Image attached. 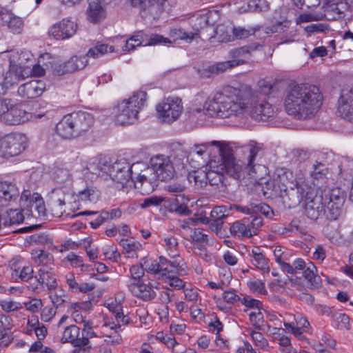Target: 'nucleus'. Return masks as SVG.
<instances>
[{"label":"nucleus","mask_w":353,"mask_h":353,"mask_svg":"<svg viewBox=\"0 0 353 353\" xmlns=\"http://www.w3.org/2000/svg\"><path fill=\"white\" fill-rule=\"evenodd\" d=\"M126 285L132 295L144 301L153 300L157 296L154 289L160 288L158 281L146 279H142L141 281H128Z\"/></svg>","instance_id":"11"},{"label":"nucleus","mask_w":353,"mask_h":353,"mask_svg":"<svg viewBox=\"0 0 353 353\" xmlns=\"http://www.w3.org/2000/svg\"><path fill=\"white\" fill-rule=\"evenodd\" d=\"M321 194L327 208V219L336 220L341 214V208L344 201L343 192L339 188H334Z\"/></svg>","instance_id":"13"},{"label":"nucleus","mask_w":353,"mask_h":353,"mask_svg":"<svg viewBox=\"0 0 353 353\" xmlns=\"http://www.w3.org/2000/svg\"><path fill=\"white\" fill-rule=\"evenodd\" d=\"M24 216L19 209H10L3 216H0L2 227L7 225L19 224L23 222Z\"/></svg>","instance_id":"37"},{"label":"nucleus","mask_w":353,"mask_h":353,"mask_svg":"<svg viewBox=\"0 0 353 353\" xmlns=\"http://www.w3.org/2000/svg\"><path fill=\"white\" fill-rule=\"evenodd\" d=\"M188 157V152L179 143L173 145L172 154L167 157L158 154L151 158V173L156 179L162 181H167L174 178L176 170L184 168V160Z\"/></svg>","instance_id":"4"},{"label":"nucleus","mask_w":353,"mask_h":353,"mask_svg":"<svg viewBox=\"0 0 353 353\" xmlns=\"http://www.w3.org/2000/svg\"><path fill=\"white\" fill-rule=\"evenodd\" d=\"M247 285L249 289L254 293L265 294L267 290L265 287V283L259 279H254L248 281Z\"/></svg>","instance_id":"61"},{"label":"nucleus","mask_w":353,"mask_h":353,"mask_svg":"<svg viewBox=\"0 0 353 353\" xmlns=\"http://www.w3.org/2000/svg\"><path fill=\"white\" fill-rule=\"evenodd\" d=\"M272 87L260 81L255 89L242 85L228 87L208 98L204 105L205 114L212 117L228 118L248 113L256 121H266L274 117L277 108L268 101Z\"/></svg>","instance_id":"1"},{"label":"nucleus","mask_w":353,"mask_h":353,"mask_svg":"<svg viewBox=\"0 0 353 353\" xmlns=\"http://www.w3.org/2000/svg\"><path fill=\"white\" fill-rule=\"evenodd\" d=\"M274 179L275 183L281 191L285 192V202H288L289 207L299 204L303 200V192L307 189V184L301 179L296 181L292 171L285 169H278Z\"/></svg>","instance_id":"5"},{"label":"nucleus","mask_w":353,"mask_h":353,"mask_svg":"<svg viewBox=\"0 0 353 353\" xmlns=\"http://www.w3.org/2000/svg\"><path fill=\"white\" fill-rule=\"evenodd\" d=\"M115 301L117 303H108V308L110 311L112 312V314L114 317V321L121 323L122 325H127L129 323L130 319L128 316H125L123 313L122 307L121 305V300L117 301V299H115Z\"/></svg>","instance_id":"42"},{"label":"nucleus","mask_w":353,"mask_h":353,"mask_svg":"<svg viewBox=\"0 0 353 353\" xmlns=\"http://www.w3.org/2000/svg\"><path fill=\"white\" fill-rule=\"evenodd\" d=\"M188 182L192 185L195 190H199L208 185V176L205 168H201L188 173L187 176Z\"/></svg>","instance_id":"32"},{"label":"nucleus","mask_w":353,"mask_h":353,"mask_svg":"<svg viewBox=\"0 0 353 353\" xmlns=\"http://www.w3.org/2000/svg\"><path fill=\"white\" fill-rule=\"evenodd\" d=\"M49 297L55 307H61L66 301L68 296L62 288L50 291Z\"/></svg>","instance_id":"53"},{"label":"nucleus","mask_w":353,"mask_h":353,"mask_svg":"<svg viewBox=\"0 0 353 353\" xmlns=\"http://www.w3.org/2000/svg\"><path fill=\"white\" fill-rule=\"evenodd\" d=\"M147 94L143 91L134 92L127 99L119 101L115 108V122L120 125L134 123L138 119L139 111L146 101Z\"/></svg>","instance_id":"6"},{"label":"nucleus","mask_w":353,"mask_h":353,"mask_svg":"<svg viewBox=\"0 0 353 353\" xmlns=\"http://www.w3.org/2000/svg\"><path fill=\"white\" fill-rule=\"evenodd\" d=\"M28 112L10 102V108L5 114L6 122L9 125H17L28 119Z\"/></svg>","instance_id":"28"},{"label":"nucleus","mask_w":353,"mask_h":353,"mask_svg":"<svg viewBox=\"0 0 353 353\" xmlns=\"http://www.w3.org/2000/svg\"><path fill=\"white\" fill-rule=\"evenodd\" d=\"M225 207H214L210 212L209 223L212 230H219L221 228L223 219L227 216Z\"/></svg>","instance_id":"38"},{"label":"nucleus","mask_w":353,"mask_h":353,"mask_svg":"<svg viewBox=\"0 0 353 353\" xmlns=\"http://www.w3.org/2000/svg\"><path fill=\"white\" fill-rule=\"evenodd\" d=\"M170 43H172V41L168 38L163 37V36L157 34H152L150 36H148L142 31H139L126 41L125 46L123 47V50L124 51L133 50L136 47L141 45L154 46L158 44L167 45Z\"/></svg>","instance_id":"12"},{"label":"nucleus","mask_w":353,"mask_h":353,"mask_svg":"<svg viewBox=\"0 0 353 353\" xmlns=\"http://www.w3.org/2000/svg\"><path fill=\"white\" fill-rule=\"evenodd\" d=\"M170 287L174 288L175 290H181L185 287V283L175 274H172L165 279H162Z\"/></svg>","instance_id":"64"},{"label":"nucleus","mask_w":353,"mask_h":353,"mask_svg":"<svg viewBox=\"0 0 353 353\" xmlns=\"http://www.w3.org/2000/svg\"><path fill=\"white\" fill-rule=\"evenodd\" d=\"M274 255L276 262L279 265L282 270H291L289 261V252L286 248L276 246L274 250Z\"/></svg>","instance_id":"41"},{"label":"nucleus","mask_w":353,"mask_h":353,"mask_svg":"<svg viewBox=\"0 0 353 353\" xmlns=\"http://www.w3.org/2000/svg\"><path fill=\"white\" fill-rule=\"evenodd\" d=\"M28 145L27 137L20 132L7 134L0 139V156L10 158L23 152Z\"/></svg>","instance_id":"8"},{"label":"nucleus","mask_w":353,"mask_h":353,"mask_svg":"<svg viewBox=\"0 0 353 353\" xmlns=\"http://www.w3.org/2000/svg\"><path fill=\"white\" fill-rule=\"evenodd\" d=\"M31 256L35 263L43 265V266H48L53 262V256L48 252L42 250H33Z\"/></svg>","instance_id":"48"},{"label":"nucleus","mask_w":353,"mask_h":353,"mask_svg":"<svg viewBox=\"0 0 353 353\" xmlns=\"http://www.w3.org/2000/svg\"><path fill=\"white\" fill-rule=\"evenodd\" d=\"M141 265H142L145 272L154 275L159 274V278L160 279L161 261L159 259L157 261L152 258H143L141 260Z\"/></svg>","instance_id":"47"},{"label":"nucleus","mask_w":353,"mask_h":353,"mask_svg":"<svg viewBox=\"0 0 353 353\" xmlns=\"http://www.w3.org/2000/svg\"><path fill=\"white\" fill-rule=\"evenodd\" d=\"M159 259L161 261L160 279H161L172 274H177L182 270L180 263L176 260L171 261L163 256H159Z\"/></svg>","instance_id":"34"},{"label":"nucleus","mask_w":353,"mask_h":353,"mask_svg":"<svg viewBox=\"0 0 353 353\" xmlns=\"http://www.w3.org/2000/svg\"><path fill=\"white\" fill-rule=\"evenodd\" d=\"M198 35L199 33L197 32H188L182 28L172 29L169 33L170 37L174 41H176L178 40H183L188 43H190L196 37H198Z\"/></svg>","instance_id":"46"},{"label":"nucleus","mask_w":353,"mask_h":353,"mask_svg":"<svg viewBox=\"0 0 353 353\" xmlns=\"http://www.w3.org/2000/svg\"><path fill=\"white\" fill-rule=\"evenodd\" d=\"M26 207L34 208L39 216L46 215V207L43 200L37 193L32 194V200L30 201V204H27Z\"/></svg>","instance_id":"57"},{"label":"nucleus","mask_w":353,"mask_h":353,"mask_svg":"<svg viewBox=\"0 0 353 353\" xmlns=\"http://www.w3.org/2000/svg\"><path fill=\"white\" fill-rule=\"evenodd\" d=\"M259 150V147L252 143L245 148V151L248 152L246 165L236 159L233 148L229 150L228 154L212 157L204 167L208 183L216 186L223 185L225 174L236 180L244 179L248 175L250 179L259 182L268 174L265 166L254 163Z\"/></svg>","instance_id":"2"},{"label":"nucleus","mask_w":353,"mask_h":353,"mask_svg":"<svg viewBox=\"0 0 353 353\" xmlns=\"http://www.w3.org/2000/svg\"><path fill=\"white\" fill-rule=\"evenodd\" d=\"M251 263L263 273L270 272L269 260L259 247L252 250L249 254Z\"/></svg>","instance_id":"29"},{"label":"nucleus","mask_w":353,"mask_h":353,"mask_svg":"<svg viewBox=\"0 0 353 353\" xmlns=\"http://www.w3.org/2000/svg\"><path fill=\"white\" fill-rule=\"evenodd\" d=\"M19 195L16 183L10 181H0V199L5 201H15Z\"/></svg>","instance_id":"31"},{"label":"nucleus","mask_w":353,"mask_h":353,"mask_svg":"<svg viewBox=\"0 0 353 353\" xmlns=\"http://www.w3.org/2000/svg\"><path fill=\"white\" fill-rule=\"evenodd\" d=\"M128 257H137V252L141 249V244L134 239H122L119 242Z\"/></svg>","instance_id":"44"},{"label":"nucleus","mask_w":353,"mask_h":353,"mask_svg":"<svg viewBox=\"0 0 353 353\" xmlns=\"http://www.w3.org/2000/svg\"><path fill=\"white\" fill-rule=\"evenodd\" d=\"M262 46L259 43H250L241 48H235L230 51L229 54L230 57L233 58L232 61H242L243 64L245 63V58L251 56L253 52L261 50Z\"/></svg>","instance_id":"27"},{"label":"nucleus","mask_w":353,"mask_h":353,"mask_svg":"<svg viewBox=\"0 0 353 353\" xmlns=\"http://www.w3.org/2000/svg\"><path fill=\"white\" fill-rule=\"evenodd\" d=\"M52 177L58 183H65L68 186L72 185V176L70 172L65 168L55 167L52 172Z\"/></svg>","instance_id":"43"},{"label":"nucleus","mask_w":353,"mask_h":353,"mask_svg":"<svg viewBox=\"0 0 353 353\" xmlns=\"http://www.w3.org/2000/svg\"><path fill=\"white\" fill-rule=\"evenodd\" d=\"M88 63L85 56H73L67 61L54 66L53 73L56 75H63L84 68Z\"/></svg>","instance_id":"19"},{"label":"nucleus","mask_w":353,"mask_h":353,"mask_svg":"<svg viewBox=\"0 0 353 353\" xmlns=\"http://www.w3.org/2000/svg\"><path fill=\"white\" fill-rule=\"evenodd\" d=\"M77 30V24L69 19H63L62 21L54 24L49 30L48 34L57 40H63L72 37Z\"/></svg>","instance_id":"17"},{"label":"nucleus","mask_w":353,"mask_h":353,"mask_svg":"<svg viewBox=\"0 0 353 353\" xmlns=\"http://www.w3.org/2000/svg\"><path fill=\"white\" fill-rule=\"evenodd\" d=\"M65 283L68 287V290L73 293H88L95 288L93 283L81 282L77 279L72 272H68L65 276Z\"/></svg>","instance_id":"24"},{"label":"nucleus","mask_w":353,"mask_h":353,"mask_svg":"<svg viewBox=\"0 0 353 353\" xmlns=\"http://www.w3.org/2000/svg\"><path fill=\"white\" fill-rule=\"evenodd\" d=\"M310 323L301 314L294 315V321L284 322L285 329L295 336H301L303 332H307Z\"/></svg>","instance_id":"25"},{"label":"nucleus","mask_w":353,"mask_h":353,"mask_svg":"<svg viewBox=\"0 0 353 353\" xmlns=\"http://www.w3.org/2000/svg\"><path fill=\"white\" fill-rule=\"evenodd\" d=\"M231 234L236 236L250 237L245 219L238 221L232 223L230 228Z\"/></svg>","instance_id":"50"},{"label":"nucleus","mask_w":353,"mask_h":353,"mask_svg":"<svg viewBox=\"0 0 353 353\" xmlns=\"http://www.w3.org/2000/svg\"><path fill=\"white\" fill-rule=\"evenodd\" d=\"M324 8L327 14L330 15L332 19H339L343 16V8H345V5L343 3L327 2Z\"/></svg>","instance_id":"49"},{"label":"nucleus","mask_w":353,"mask_h":353,"mask_svg":"<svg viewBox=\"0 0 353 353\" xmlns=\"http://www.w3.org/2000/svg\"><path fill=\"white\" fill-rule=\"evenodd\" d=\"M45 89L46 84L43 81L32 80L20 85L17 92L22 97L34 99L41 96Z\"/></svg>","instance_id":"22"},{"label":"nucleus","mask_w":353,"mask_h":353,"mask_svg":"<svg viewBox=\"0 0 353 353\" xmlns=\"http://www.w3.org/2000/svg\"><path fill=\"white\" fill-rule=\"evenodd\" d=\"M250 236L257 234L259 228L263 225V219L261 216L254 215L250 218L245 219Z\"/></svg>","instance_id":"54"},{"label":"nucleus","mask_w":353,"mask_h":353,"mask_svg":"<svg viewBox=\"0 0 353 353\" xmlns=\"http://www.w3.org/2000/svg\"><path fill=\"white\" fill-rule=\"evenodd\" d=\"M34 270L30 265H19L14 268L12 272V276L14 279H19L23 282H28L33 279Z\"/></svg>","instance_id":"40"},{"label":"nucleus","mask_w":353,"mask_h":353,"mask_svg":"<svg viewBox=\"0 0 353 353\" xmlns=\"http://www.w3.org/2000/svg\"><path fill=\"white\" fill-rule=\"evenodd\" d=\"M256 32L254 28L245 29L242 27H234L232 28L233 37L237 39H243L254 34Z\"/></svg>","instance_id":"63"},{"label":"nucleus","mask_w":353,"mask_h":353,"mask_svg":"<svg viewBox=\"0 0 353 353\" xmlns=\"http://www.w3.org/2000/svg\"><path fill=\"white\" fill-rule=\"evenodd\" d=\"M12 327V319L6 315H0V334H3V336H11Z\"/></svg>","instance_id":"60"},{"label":"nucleus","mask_w":353,"mask_h":353,"mask_svg":"<svg viewBox=\"0 0 353 353\" xmlns=\"http://www.w3.org/2000/svg\"><path fill=\"white\" fill-rule=\"evenodd\" d=\"M94 336L93 323L88 320L83 325L81 335L80 336L81 339H79L77 343L79 344H83V346H86L89 343V339Z\"/></svg>","instance_id":"52"},{"label":"nucleus","mask_w":353,"mask_h":353,"mask_svg":"<svg viewBox=\"0 0 353 353\" xmlns=\"http://www.w3.org/2000/svg\"><path fill=\"white\" fill-rule=\"evenodd\" d=\"M155 176L151 173V170L145 169L140 173L136 181H133L135 188L141 189L143 194H149L154 190L157 185Z\"/></svg>","instance_id":"23"},{"label":"nucleus","mask_w":353,"mask_h":353,"mask_svg":"<svg viewBox=\"0 0 353 353\" xmlns=\"http://www.w3.org/2000/svg\"><path fill=\"white\" fill-rule=\"evenodd\" d=\"M60 192L59 189L53 190L52 201L50 205L52 215L55 217L61 216L65 211V201L64 198L59 197Z\"/></svg>","instance_id":"39"},{"label":"nucleus","mask_w":353,"mask_h":353,"mask_svg":"<svg viewBox=\"0 0 353 353\" xmlns=\"http://www.w3.org/2000/svg\"><path fill=\"white\" fill-rule=\"evenodd\" d=\"M122 325L121 323L115 322L112 319H104V323L101 326L100 331L106 344L117 346L123 343V339L121 335Z\"/></svg>","instance_id":"15"},{"label":"nucleus","mask_w":353,"mask_h":353,"mask_svg":"<svg viewBox=\"0 0 353 353\" xmlns=\"http://www.w3.org/2000/svg\"><path fill=\"white\" fill-rule=\"evenodd\" d=\"M190 21L194 30H196L195 32L198 33L200 29H203L208 26V13L196 14L192 17Z\"/></svg>","instance_id":"55"},{"label":"nucleus","mask_w":353,"mask_h":353,"mask_svg":"<svg viewBox=\"0 0 353 353\" xmlns=\"http://www.w3.org/2000/svg\"><path fill=\"white\" fill-rule=\"evenodd\" d=\"M48 290H54L58 287V283L52 268L48 266H42L35 276V281L30 285V288L34 292H40L44 287Z\"/></svg>","instance_id":"14"},{"label":"nucleus","mask_w":353,"mask_h":353,"mask_svg":"<svg viewBox=\"0 0 353 353\" xmlns=\"http://www.w3.org/2000/svg\"><path fill=\"white\" fill-rule=\"evenodd\" d=\"M87 9L88 19L92 23H97L106 17V12L100 0H88Z\"/></svg>","instance_id":"30"},{"label":"nucleus","mask_w":353,"mask_h":353,"mask_svg":"<svg viewBox=\"0 0 353 353\" xmlns=\"http://www.w3.org/2000/svg\"><path fill=\"white\" fill-rule=\"evenodd\" d=\"M232 147L225 141H212L201 144H194L190 148L189 154L194 156L195 154L203 157L206 153L218 152V155L222 154H228L229 150Z\"/></svg>","instance_id":"16"},{"label":"nucleus","mask_w":353,"mask_h":353,"mask_svg":"<svg viewBox=\"0 0 353 353\" xmlns=\"http://www.w3.org/2000/svg\"><path fill=\"white\" fill-rule=\"evenodd\" d=\"M2 24L14 34H20L23 29V21L21 18L7 12L1 16Z\"/></svg>","instance_id":"33"},{"label":"nucleus","mask_w":353,"mask_h":353,"mask_svg":"<svg viewBox=\"0 0 353 353\" xmlns=\"http://www.w3.org/2000/svg\"><path fill=\"white\" fill-rule=\"evenodd\" d=\"M163 245L165 248V250L168 252V254L172 258L177 256V249H178V241L176 238H175L173 236H169L167 237H165L163 239Z\"/></svg>","instance_id":"58"},{"label":"nucleus","mask_w":353,"mask_h":353,"mask_svg":"<svg viewBox=\"0 0 353 353\" xmlns=\"http://www.w3.org/2000/svg\"><path fill=\"white\" fill-rule=\"evenodd\" d=\"M183 109L182 101L176 97L165 98L156 106L158 118L162 122L168 123L176 121L181 114Z\"/></svg>","instance_id":"9"},{"label":"nucleus","mask_w":353,"mask_h":353,"mask_svg":"<svg viewBox=\"0 0 353 353\" xmlns=\"http://www.w3.org/2000/svg\"><path fill=\"white\" fill-rule=\"evenodd\" d=\"M105 172L115 183L122 188L133 183L132 177V165L125 159L117 160L105 168Z\"/></svg>","instance_id":"10"},{"label":"nucleus","mask_w":353,"mask_h":353,"mask_svg":"<svg viewBox=\"0 0 353 353\" xmlns=\"http://www.w3.org/2000/svg\"><path fill=\"white\" fill-rule=\"evenodd\" d=\"M80 328L74 325L67 326L60 339L62 343H71L75 347H81L83 344H79L77 341L81 339L80 337Z\"/></svg>","instance_id":"36"},{"label":"nucleus","mask_w":353,"mask_h":353,"mask_svg":"<svg viewBox=\"0 0 353 353\" xmlns=\"http://www.w3.org/2000/svg\"><path fill=\"white\" fill-rule=\"evenodd\" d=\"M114 52V48L112 46H108L107 44H97L94 47L90 48L88 51L85 57L97 59L108 52Z\"/></svg>","instance_id":"51"},{"label":"nucleus","mask_w":353,"mask_h":353,"mask_svg":"<svg viewBox=\"0 0 353 353\" xmlns=\"http://www.w3.org/2000/svg\"><path fill=\"white\" fill-rule=\"evenodd\" d=\"M302 195V201H305L304 212L308 218L316 220L322 215H325L327 219V208L322 194L316 193L312 187L307 185V189Z\"/></svg>","instance_id":"7"},{"label":"nucleus","mask_w":353,"mask_h":353,"mask_svg":"<svg viewBox=\"0 0 353 353\" xmlns=\"http://www.w3.org/2000/svg\"><path fill=\"white\" fill-rule=\"evenodd\" d=\"M56 132L64 139H71L77 137L69 114L63 117L57 124Z\"/></svg>","instance_id":"26"},{"label":"nucleus","mask_w":353,"mask_h":353,"mask_svg":"<svg viewBox=\"0 0 353 353\" xmlns=\"http://www.w3.org/2000/svg\"><path fill=\"white\" fill-rule=\"evenodd\" d=\"M316 268L312 263H307L305 268L303 270V276L313 287H318L321 284V279L316 274Z\"/></svg>","instance_id":"45"},{"label":"nucleus","mask_w":353,"mask_h":353,"mask_svg":"<svg viewBox=\"0 0 353 353\" xmlns=\"http://www.w3.org/2000/svg\"><path fill=\"white\" fill-rule=\"evenodd\" d=\"M243 63L242 61H227L223 62H217L213 65H209L205 69L206 77H210L211 75H217L231 69L235 66L239 65Z\"/></svg>","instance_id":"35"},{"label":"nucleus","mask_w":353,"mask_h":353,"mask_svg":"<svg viewBox=\"0 0 353 353\" xmlns=\"http://www.w3.org/2000/svg\"><path fill=\"white\" fill-rule=\"evenodd\" d=\"M77 196L82 201L95 202L98 199L99 194L94 187L87 186L84 190L79 192Z\"/></svg>","instance_id":"56"},{"label":"nucleus","mask_w":353,"mask_h":353,"mask_svg":"<svg viewBox=\"0 0 353 353\" xmlns=\"http://www.w3.org/2000/svg\"><path fill=\"white\" fill-rule=\"evenodd\" d=\"M249 319L251 324L258 330H260L261 326L262 325L264 320H263V314L261 312V309L252 311L249 314Z\"/></svg>","instance_id":"62"},{"label":"nucleus","mask_w":353,"mask_h":353,"mask_svg":"<svg viewBox=\"0 0 353 353\" xmlns=\"http://www.w3.org/2000/svg\"><path fill=\"white\" fill-rule=\"evenodd\" d=\"M167 0H130L132 6L139 8L144 17L148 14L156 16L164 9Z\"/></svg>","instance_id":"21"},{"label":"nucleus","mask_w":353,"mask_h":353,"mask_svg":"<svg viewBox=\"0 0 353 353\" xmlns=\"http://www.w3.org/2000/svg\"><path fill=\"white\" fill-rule=\"evenodd\" d=\"M69 116L77 137L88 131L94 123L92 115L87 112H72L69 114Z\"/></svg>","instance_id":"18"},{"label":"nucleus","mask_w":353,"mask_h":353,"mask_svg":"<svg viewBox=\"0 0 353 353\" xmlns=\"http://www.w3.org/2000/svg\"><path fill=\"white\" fill-rule=\"evenodd\" d=\"M338 112L345 119L353 121V87L342 91L338 101Z\"/></svg>","instance_id":"20"},{"label":"nucleus","mask_w":353,"mask_h":353,"mask_svg":"<svg viewBox=\"0 0 353 353\" xmlns=\"http://www.w3.org/2000/svg\"><path fill=\"white\" fill-rule=\"evenodd\" d=\"M332 319L339 329H350V318L345 313L336 312L332 314Z\"/></svg>","instance_id":"59"},{"label":"nucleus","mask_w":353,"mask_h":353,"mask_svg":"<svg viewBox=\"0 0 353 353\" xmlns=\"http://www.w3.org/2000/svg\"><path fill=\"white\" fill-rule=\"evenodd\" d=\"M323 100V94L317 86L301 83L286 90L283 106L288 114L298 119H306L315 115Z\"/></svg>","instance_id":"3"}]
</instances>
